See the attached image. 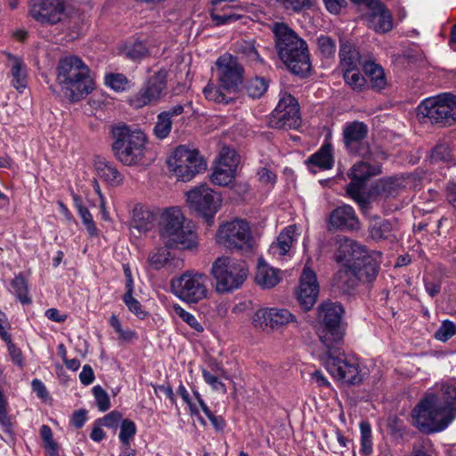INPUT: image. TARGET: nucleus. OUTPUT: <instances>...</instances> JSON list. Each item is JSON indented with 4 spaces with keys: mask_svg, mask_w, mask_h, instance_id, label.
I'll return each instance as SVG.
<instances>
[{
    "mask_svg": "<svg viewBox=\"0 0 456 456\" xmlns=\"http://www.w3.org/2000/svg\"><path fill=\"white\" fill-rule=\"evenodd\" d=\"M439 394L428 392L412 410L415 426L422 432L435 433L445 429L456 417V385H436Z\"/></svg>",
    "mask_w": 456,
    "mask_h": 456,
    "instance_id": "f257e3e1",
    "label": "nucleus"
},
{
    "mask_svg": "<svg viewBox=\"0 0 456 456\" xmlns=\"http://www.w3.org/2000/svg\"><path fill=\"white\" fill-rule=\"evenodd\" d=\"M56 82L63 95L72 102L84 99L94 89L89 67L76 55L65 56L59 60L56 67Z\"/></svg>",
    "mask_w": 456,
    "mask_h": 456,
    "instance_id": "f03ea898",
    "label": "nucleus"
},
{
    "mask_svg": "<svg viewBox=\"0 0 456 456\" xmlns=\"http://www.w3.org/2000/svg\"><path fill=\"white\" fill-rule=\"evenodd\" d=\"M272 31L280 59L293 74L306 77L311 71L306 42L284 23H274Z\"/></svg>",
    "mask_w": 456,
    "mask_h": 456,
    "instance_id": "7ed1b4c3",
    "label": "nucleus"
},
{
    "mask_svg": "<svg viewBox=\"0 0 456 456\" xmlns=\"http://www.w3.org/2000/svg\"><path fill=\"white\" fill-rule=\"evenodd\" d=\"M111 134L113 154L122 164L134 166L144 158L147 136L141 129L119 123L111 127Z\"/></svg>",
    "mask_w": 456,
    "mask_h": 456,
    "instance_id": "20e7f679",
    "label": "nucleus"
},
{
    "mask_svg": "<svg viewBox=\"0 0 456 456\" xmlns=\"http://www.w3.org/2000/svg\"><path fill=\"white\" fill-rule=\"evenodd\" d=\"M159 235L167 248L194 249L198 247L197 234L178 208L165 211L160 218Z\"/></svg>",
    "mask_w": 456,
    "mask_h": 456,
    "instance_id": "39448f33",
    "label": "nucleus"
},
{
    "mask_svg": "<svg viewBox=\"0 0 456 456\" xmlns=\"http://www.w3.org/2000/svg\"><path fill=\"white\" fill-rule=\"evenodd\" d=\"M417 117L423 124L452 126L456 122V96L443 94L423 100L417 107Z\"/></svg>",
    "mask_w": 456,
    "mask_h": 456,
    "instance_id": "423d86ee",
    "label": "nucleus"
},
{
    "mask_svg": "<svg viewBox=\"0 0 456 456\" xmlns=\"http://www.w3.org/2000/svg\"><path fill=\"white\" fill-rule=\"evenodd\" d=\"M322 328L319 338L326 349L336 350L343 344L345 328L342 323L344 307L338 302H325L319 308Z\"/></svg>",
    "mask_w": 456,
    "mask_h": 456,
    "instance_id": "0eeeda50",
    "label": "nucleus"
},
{
    "mask_svg": "<svg viewBox=\"0 0 456 456\" xmlns=\"http://www.w3.org/2000/svg\"><path fill=\"white\" fill-rule=\"evenodd\" d=\"M211 274L216 281V291L225 293L237 289L243 284L248 276V267L244 262L220 256L213 263Z\"/></svg>",
    "mask_w": 456,
    "mask_h": 456,
    "instance_id": "6e6552de",
    "label": "nucleus"
},
{
    "mask_svg": "<svg viewBox=\"0 0 456 456\" xmlns=\"http://www.w3.org/2000/svg\"><path fill=\"white\" fill-rule=\"evenodd\" d=\"M167 166L171 172L183 182L191 181L197 174L207 167L206 162L196 149H190L185 145L175 148L173 155L167 159Z\"/></svg>",
    "mask_w": 456,
    "mask_h": 456,
    "instance_id": "1a4fd4ad",
    "label": "nucleus"
},
{
    "mask_svg": "<svg viewBox=\"0 0 456 456\" xmlns=\"http://www.w3.org/2000/svg\"><path fill=\"white\" fill-rule=\"evenodd\" d=\"M368 126L362 121L346 123L342 130V141L346 151L359 158H376L382 156L381 151L373 150L367 141Z\"/></svg>",
    "mask_w": 456,
    "mask_h": 456,
    "instance_id": "9d476101",
    "label": "nucleus"
},
{
    "mask_svg": "<svg viewBox=\"0 0 456 456\" xmlns=\"http://www.w3.org/2000/svg\"><path fill=\"white\" fill-rule=\"evenodd\" d=\"M207 276L197 272L187 271L171 281L172 292L181 300L196 304L207 297Z\"/></svg>",
    "mask_w": 456,
    "mask_h": 456,
    "instance_id": "9b49d317",
    "label": "nucleus"
},
{
    "mask_svg": "<svg viewBox=\"0 0 456 456\" xmlns=\"http://www.w3.org/2000/svg\"><path fill=\"white\" fill-rule=\"evenodd\" d=\"M341 346L336 350L326 352L325 365L327 370L335 379L346 383L356 385L362 382L359 363L354 358L340 354Z\"/></svg>",
    "mask_w": 456,
    "mask_h": 456,
    "instance_id": "f8f14e48",
    "label": "nucleus"
},
{
    "mask_svg": "<svg viewBox=\"0 0 456 456\" xmlns=\"http://www.w3.org/2000/svg\"><path fill=\"white\" fill-rule=\"evenodd\" d=\"M189 208L204 217L208 224L213 222L217 212L221 198L208 184H200L186 193Z\"/></svg>",
    "mask_w": 456,
    "mask_h": 456,
    "instance_id": "ddd939ff",
    "label": "nucleus"
},
{
    "mask_svg": "<svg viewBox=\"0 0 456 456\" xmlns=\"http://www.w3.org/2000/svg\"><path fill=\"white\" fill-rule=\"evenodd\" d=\"M268 124L275 129H297L301 124L298 102L294 96L281 93L276 108L270 114Z\"/></svg>",
    "mask_w": 456,
    "mask_h": 456,
    "instance_id": "4468645a",
    "label": "nucleus"
},
{
    "mask_svg": "<svg viewBox=\"0 0 456 456\" xmlns=\"http://www.w3.org/2000/svg\"><path fill=\"white\" fill-rule=\"evenodd\" d=\"M218 242L227 248L249 250L252 248V235L248 222L233 220L221 226L217 232Z\"/></svg>",
    "mask_w": 456,
    "mask_h": 456,
    "instance_id": "2eb2a0df",
    "label": "nucleus"
},
{
    "mask_svg": "<svg viewBox=\"0 0 456 456\" xmlns=\"http://www.w3.org/2000/svg\"><path fill=\"white\" fill-rule=\"evenodd\" d=\"M217 81L224 90L238 93L244 80V68L231 54L220 56L216 62Z\"/></svg>",
    "mask_w": 456,
    "mask_h": 456,
    "instance_id": "dca6fc26",
    "label": "nucleus"
},
{
    "mask_svg": "<svg viewBox=\"0 0 456 456\" xmlns=\"http://www.w3.org/2000/svg\"><path fill=\"white\" fill-rule=\"evenodd\" d=\"M167 72L159 70L151 76L141 89L129 98L130 106L141 109L147 105H153L166 94Z\"/></svg>",
    "mask_w": 456,
    "mask_h": 456,
    "instance_id": "f3484780",
    "label": "nucleus"
},
{
    "mask_svg": "<svg viewBox=\"0 0 456 456\" xmlns=\"http://www.w3.org/2000/svg\"><path fill=\"white\" fill-rule=\"evenodd\" d=\"M363 12L362 19L377 32L387 33L393 28L391 12L379 0H352Z\"/></svg>",
    "mask_w": 456,
    "mask_h": 456,
    "instance_id": "a211bd4d",
    "label": "nucleus"
},
{
    "mask_svg": "<svg viewBox=\"0 0 456 456\" xmlns=\"http://www.w3.org/2000/svg\"><path fill=\"white\" fill-rule=\"evenodd\" d=\"M382 156L362 158V160L354 164L347 173L351 182L346 190H363L366 182L372 176L381 173V163L387 159V154L381 151Z\"/></svg>",
    "mask_w": 456,
    "mask_h": 456,
    "instance_id": "6ab92c4d",
    "label": "nucleus"
},
{
    "mask_svg": "<svg viewBox=\"0 0 456 456\" xmlns=\"http://www.w3.org/2000/svg\"><path fill=\"white\" fill-rule=\"evenodd\" d=\"M65 6L61 0H30V15L43 24H55L62 20Z\"/></svg>",
    "mask_w": 456,
    "mask_h": 456,
    "instance_id": "aec40b11",
    "label": "nucleus"
},
{
    "mask_svg": "<svg viewBox=\"0 0 456 456\" xmlns=\"http://www.w3.org/2000/svg\"><path fill=\"white\" fill-rule=\"evenodd\" d=\"M296 322L295 315L285 308H265L257 310L252 318V324L264 330L266 327L277 329Z\"/></svg>",
    "mask_w": 456,
    "mask_h": 456,
    "instance_id": "412c9836",
    "label": "nucleus"
},
{
    "mask_svg": "<svg viewBox=\"0 0 456 456\" xmlns=\"http://www.w3.org/2000/svg\"><path fill=\"white\" fill-rule=\"evenodd\" d=\"M319 294V284L314 272L307 267H304L299 287L297 290V297L300 306L305 311H309L316 302Z\"/></svg>",
    "mask_w": 456,
    "mask_h": 456,
    "instance_id": "4be33fe9",
    "label": "nucleus"
},
{
    "mask_svg": "<svg viewBox=\"0 0 456 456\" xmlns=\"http://www.w3.org/2000/svg\"><path fill=\"white\" fill-rule=\"evenodd\" d=\"M380 258V252L366 250L358 261L351 265L361 282L370 283L376 280L379 271Z\"/></svg>",
    "mask_w": 456,
    "mask_h": 456,
    "instance_id": "5701e85b",
    "label": "nucleus"
},
{
    "mask_svg": "<svg viewBox=\"0 0 456 456\" xmlns=\"http://www.w3.org/2000/svg\"><path fill=\"white\" fill-rule=\"evenodd\" d=\"M329 226L330 230L356 231L360 228V221L354 208L344 204L332 210Z\"/></svg>",
    "mask_w": 456,
    "mask_h": 456,
    "instance_id": "b1692460",
    "label": "nucleus"
},
{
    "mask_svg": "<svg viewBox=\"0 0 456 456\" xmlns=\"http://www.w3.org/2000/svg\"><path fill=\"white\" fill-rule=\"evenodd\" d=\"M338 248L334 254L337 263L342 267H350L366 252L367 248L354 240L341 237L338 240Z\"/></svg>",
    "mask_w": 456,
    "mask_h": 456,
    "instance_id": "393cba45",
    "label": "nucleus"
},
{
    "mask_svg": "<svg viewBox=\"0 0 456 456\" xmlns=\"http://www.w3.org/2000/svg\"><path fill=\"white\" fill-rule=\"evenodd\" d=\"M395 221L382 219L379 216L373 217L369 224L368 230L370 237L375 241L397 240Z\"/></svg>",
    "mask_w": 456,
    "mask_h": 456,
    "instance_id": "a878e982",
    "label": "nucleus"
},
{
    "mask_svg": "<svg viewBox=\"0 0 456 456\" xmlns=\"http://www.w3.org/2000/svg\"><path fill=\"white\" fill-rule=\"evenodd\" d=\"M338 55L342 71L356 69H359L360 66L362 68L363 62L368 61V60L363 59L359 51L349 43L341 44Z\"/></svg>",
    "mask_w": 456,
    "mask_h": 456,
    "instance_id": "bb28decb",
    "label": "nucleus"
},
{
    "mask_svg": "<svg viewBox=\"0 0 456 456\" xmlns=\"http://www.w3.org/2000/svg\"><path fill=\"white\" fill-rule=\"evenodd\" d=\"M403 188V180L398 177L379 179L372 185V192L383 198H395Z\"/></svg>",
    "mask_w": 456,
    "mask_h": 456,
    "instance_id": "cd10ccee",
    "label": "nucleus"
},
{
    "mask_svg": "<svg viewBox=\"0 0 456 456\" xmlns=\"http://www.w3.org/2000/svg\"><path fill=\"white\" fill-rule=\"evenodd\" d=\"M95 170L98 176L111 186L119 185L124 179L123 175L116 166L104 159H98L95 163Z\"/></svg>",
    "mask_w": 456,
    "mask_h": 456,
    "instance_id": "c85d7f7f",
    "label": "nucleus"
},
{
    "mask_svg": "<svg viewBox=\"0 0 456 456\" xmlns=\"http://www.w3.org/2000/svg\"><path fill=\"white\" fill-rule=\"evenodd\" d=\"M296 232V227L294 225H289L284 228L277 237L275 242H273L269 248V252L273 256H286L295 240L294 234Z\"/></svg>",
    "mask_w": 456,
    "mask_h": 456,
    "instance_id": "c756f323",
    "label": "nucleus"
},
{
    "mask_svg": "<svg viewBox=\"0 0 456 456\" xmlns=\"http://www.w3.org/2000/svg\"><path fill=\"white\" fill-rule=\"evenodd\" d=\"M255 280L256 282L264 289L273 288L281 280L279 270L269 266L264 259L260 258L258 260Z\"/></svg>",
    "mask_w": 456,
    "mask_h": 456,
    "instance_id": "7c9ffc66",
    "label": "nucleus"
},
{
    "mask_svg": "<svg viewBox=\"0 0 456 456\" xmlns=\"http://www.w3.org/2000/svg\"><path fill=\"white\" fill-rule=\"evenodd\" d=\"M359 279L350 267H341L333 278V284L344 294H350L358 285Z\"/></svg>",
    "mask_w": 456,
    "mask_h": 456,
    "instance_id": "2f4dec72",
    "label": "nucleus"
},
{
    "mask_svg": "<svg viewBox=\"0 0 456 456\" xmlns=\"http://www.w3.org/2000/svg\"><path fill=\"white\" fill-rule=\"evenodd\" d=\"M333 149L330 143L323 144L315 153L311 155L306 164L317 167L320 169H331L334 164Z\"/></svg>",
    "mask_w": 456,
    "mask_h": 456,
    "instance_id": "473e14b6",
    "label": "nucleus"
},
{
    "mask_svg": "<svg viewBox=\"0 0 456 456\" xmlns=\"http://www.w3.org/2000/svg\"><path fill=\"white\" fill-rule=\"evenodd\" d=\"M362 70L370 78L371 87L373 89L380 91L387 86V82L384 69L374 61L368 60V61H364L362 64Z\"/></svg>",
    "mask_w": 456,
    "mask_h": 456,
    "instance_id": "72a5a7b5",
    "label": "nucleus"
},
{
    "mask_svg": "<svg viewBox=\"0 0 456 456\" xmlns=\"http://www.w3.org/2000/svg\"><path fill=\"white\" fill-rule=\"evenodd\" d=\"M269 81L263 77H254L243 85L246 94L252 99H259L266 93Z\"/></svg>",
    "mask_w": 456,
    "mask_h": 456,
    "instance_id": "f704fd0d",
    "label": "nucleus"
},
{
    "mask_svg": "<svg viewBox=\"0 0 456 456\" xmlns=\"http://www.w3.org/2000/svg\"><path fill=\"white\" fill-rule=\"evenodd\" d=\"M153 216L148 210H143L142 208H135L133 210L132 226L138 230L140 232H145L151 229Z\"/></svg>",
    "mask_w": 456,
    "mask_h": 456,
    "instance_id": "c9c22d12",
    "label": "nucleus"
},
{
    "mask_svg": "<svg viewBox=\"0 0 456 456\" xmlns=\"http://www.w3.org/2000/svg\"><path fill=\"white\" fill-rule=\"evenodd\" d=\"M11 74L12 77V85L17 90H22L27 86L26 72L20 59L12 57Z\"/></svg>",
    "mask_w": 456,
    "mask_h": 456,
    "instance_id": "e433bc0d",
    "label": "nucleus"
},
{
    "mask_svg": "<svg viewBox=\"0 0 456 456\" xmlns=\"http://www.w3.org/2000/svg\"><path fill=\"white\" fill-rule=\"evenodd\" d=\"M235 173L236 170H233L230 167H221V165L216 164L210 179L211 182L216 185L227 186L233 181Z\"/></svg>",
    "mask_w": 456,
    "mask_h": 456,
    "instance_id": "4c0bfd02",
    "label": "nucleus"
},
{
    "mask_svg": "<svg viewBox=\"0 0 456 456\" xmlns=\"http://www.w3.org/2000/svg\"><path fill=\"white\" fill-rule=\"evenodd\" d=\"M11 287L22 305H30L32 299L28 297V286L25 278L19 274L11 281Z\"/></svg>",
    "mask_w": 456,
    "mask_h": 456,
    "instance_id": "58836bf2",
    "label": "nucleus"
},
{
    "mask_svg": "<svg viewBox=\"0 0 456 456\" xmlns=\"http://www.w3.org/2000/svg\"><path fill=\"white\" fill-rule=\"evenodd\" d=\"M123 53L132 61H140L148 55L149 50L142 41H134L126 44Z\"/></svg>",
    "mask_w": 456,
    "mask_h": 456,
    "instance_id": "ea45409f",
    "label": "nucleus"
},
{
    "mask_svg": "<svg viewBox=\"0 0 456 456\" xmlns=\"http://www.w3.org/2000/svg\"><path fill=\"white\" fill-rule=\"evenodd\" d=\"M361 432V449L360 452L364 456H369L372 453L373 444L371 436V426L368 421H362L360 423Z\"/></svg>",
    "mask_w": 456,
    "mask_h": 456,
    "instance_id": "a19ab883",
    "label": "nucleus"
},
{
    "mask_svg": "<svg viewBox=\"0 0 456 456\" xmlns=\"http://www.w3.org/2000/svg\"><path fill=\"white\" fill-rule=\"evenodd\" d=\"M342 72L346 84L349 86L354 91L361 92L366 87V79L364 76L360 73L359 69L353 70L348 69Z\"/></svg>",
    "mask_w": 456,
    "mask_h": 456,
    "instance_id": "79ce46f5",
    "label": "nucleus"
},
{
    "mask_svg": "<svg viewBox=\"0 0 456 456\" xmlns=\"http://www.w3.org/2000/svg\"><path fill=\"white\" fill-rule=\"evenodd\" d=\"M148 260L153 269L159 270L171 260L170 253L166 248H157L150 253Z\"/></svg>",
    "mask_w": 456,
    "mask_h": 456,
    "instance_id": "37998d69",
    "label": "nucleus"
},
{
    "mask_svg": "<svg viewBox=\"0 0 456 456\" xmlns=\"http://www.w3.org/2000/svg\"><path fill=\"white\" fill-rule=\"evenodd\" d=\"M239 159V155L233 149L224 146L220 151L216 164L236 170Z\"/></svg>",
    "mask_w": 456,
    "mask_h": 456,
    "instance_id": "c03bdc74",
    "label": "nucleus"
},
{
    "mask_svg": "<svg viewBox=\"0 0 456 456\" xmlns=\"http://www.w3.org/2000/svg\"><path fill=\"white\" fill-rule=\"evenodd\" d=\"M222 87L214 84H208L203 89L204 96L207 100L216 103L228 104L232 102V98L228 97L222 92Z\"/></svg>",
    "mask_w": 456,
    "mask_h": 456,
    "instance_id": "a18cd8bd",
    "label": "nucleus"
},
{
    "mask_svg": "<svg viewBox=\"0 0 456 456\" xmlns=\"http://www.w3.org/2000/svg\"><path fill=\"white\" fill-rule=\"evenodd\" d=\"M173 120L159 113L153 128L154 135L160 140L167 138L172 130Z\"/></svg>",
    "mask_w": 456,
    "mask_h": 456,
    "instance_id": "49530a36",
    "label": "nucleus"
},
{
    "mask_svg": "<svg viewBox=\"0 0 456 456\" xmlns=\"http://www.w3.org/2000/svg\"><path fill=\"white\" fill-rule=\"evenodd\" d=\"M40 436L44 442L46 453L49 456H58L57 444L53 438V432L50 427L43 425L40 428Z\"/></svg>",
    "mask_w": 456,
    "mask_h": 456,
    "instance_id": "de8ad7c7",
    "label": "nucleus"
},
{
    "mask_svg": "<svg viewBox=\"0 0 456 456\" xmlns=\"http://www.w3.org/2000/svg\"><path fill=\"white\" fill-rule=\"evenodd\" d=\"M135 434H136L135 423L129 419H123L120 423V432L118 435L120 443L122 444H130L131 440H133Z\"/></svg>",
    "mask_w": 456,
    "mask_h": 456,
    "instance_id": "09e8293b",
    "label": "nucleus"
},
{
    "mask_svg": "<svg viewBox=\"0 0 456 456\" xmlns=\"http://www.w3.org/2000/svg\"><path fill=\"white\" fill-rule=\"evenodd\" d=\"M0 425L4 432L9 436L13 435L12 423L7 414V401L4 396L3 392L0 390Z\"/></svg>",
    "mask_w": 456,
    "mask_h": 456,
    "instance_id": "8fccbe9b",
    "label": "nucleus"
},
{
    "mask_svg": "<svg viewBox=\"0 0 456 456\" xmlns=\"http://www.w3.org/2000/svg\"><path fill=\"white\" fill-rule=\"evenodd\" d=\"M432 162L449 161L451 159V149L447 142L436 144L429 155Z\"/></svg>",
    "mask_w": 456,
    "mask_h": 456,
    "instance_id": "3c124183",
    "label": "nucleus"
},
{
    "mask_svg": "<svg viewBox=\"0 0 456 456\" xmlns=\"http://www.w3.org/2000/svg\"><path fill=\"white\" fill-rule=\"evenodd\" d=\"M318 48L324 58H331L336 53V43L329 36H320L317 38Z\"/></svg>",
    "mask_w": 456,
    "mask_h": 456,
    "instance_id": "603ef678",
    "label": "nucleus"
},
{
    "mask_svg": "<svg viewBox=\"0 0 456 456\" xmlns=\"http://www.w3.org/2000/svg\"><path fill=\"white\" fill-rule=\"evenodd\" d=\"M105 84L117 92L125 91L128 86L127 78L120 73L105 76Z\"/></svg>",
    "mask_w": 456,
    "mask_h": 456,
    "instance_id": "864d4df0",
    "label": "nucleus"
},
{
    "mask_svg": "<svg viewBox=\"0 0 456 456\" xmlns=\"http://www.w3.org/2000/svg\"><path fill=\"white\" fill-rule=\"evenodd\" d=\"M79 216L82 219L84 225L86 228L87 232L91 237H96L99 235V231L93 220V216L86 207H79L77 211Z\"/></svg>",
    "mask_w": 456,
    "mask_h": 456,
    "instance_id": "5fc2aeb1",
    "label": "nucleus"
},
{
    "mask_svg": "<svg viewBox=\"0 0 456 456\" xmlns=\"http://www.w3.org/2000/svg\"><path fill=\"white\" fill-rule=\"evenodd\" d=\"M93 394L98 409L101 411H108L110 407V402L107 392L101 386H95L93 387Z\"/></svg>",
    "mask_w": 456,
    "mask_h": 456,
    "instance_id": "6e6d98bb",
    "label": "nucleus"
},
{
    "mask_svg": "<svg viewBox=\"0 0 456 456\" xmlns=\"http://www.w3.org/2000/svg\"><path fill=\"white\" fill-rule=\"evenodd\" d=\"M456 334V325L448 320L442 322V325L436 332V338L445 342Z\"/></svg>",
    "mask_w": 456,
    "mask_h": 456,
    "instance_id": "4d7b16f0",
    "label": "nucleus"
},
{
    "mask_svg": "<svg viewBox=\"0 0 456 456\" xmlns=\"http://www.w3.org/2000/svg\"><path fill=\"white\" fill-rule=\"evenodd\" d=\"M238 53L244 55L249 61H263L252 42H242L238 46Z\"/></svg>",
    "mask_w": 456,
    "mask_h": 456,
    "instance_id": "13d9d810",
    "label": "nucleus"
},
{
    "mask_svg": "<svg viewBox=\"0 0 456 456\" xmlns=\"http://www.w3.org/2000/svg\"><path fill=\"white\" fill-rule=\"evenodd\" d=\"M123 301L130 312L134 314L139 319H144L147 313L142 309L141 303L135 299L133 295H124Z\"/></svg>",
    "mask_w": 456,
    "mask_h": 456,
    "instance_id": "bf43d9fd",
    "label": "nucleus"
},
{
    "mask_svg": "<svg viewBox=\"0 0 456 456\" xmlns=\"http://www.w3.org/2000/svg\"><path fill=\"white\" fill-rule=\"evenodd\" d=\"M175 313L183 319V321H184L194 330L197 332H202L204 330L202 325L194 315L185 311L181 306H175Z\"/></svg>",
    "mask_w": 456,
    "mask_h": 456,
    "instance_id": "052dcab7",
    "label": "nucleus"
},
{
    "mask_svg": "<svg viewBox=\"0 0 456 456\" xmlns=\"http://www.w3.org/2000/svg\"><path fill=\"white\" fill-rule=\"evenodd\" d=\"M282 6L294 12H300L303 10L310 9L312 7L311 0H279Z\"/></svg>",
    "mask_w": 456,
    "mask_h": 456,
    "instance_id": "680f3d73",
    "label": "nucleus"
},
{
    "mask_svg": "<svg viewBox=\"0 0 456 456\" xmlns=\"http://www.w3.org/2000/svg\"><path fill=\"white\" fill-rule=\"evenodd\" d=\"M346 194L353 199L359 206L362 213H367L370 209V201L365 197L362 191V190H346Z\"/></svg>",
    "mask_w": 456,
    "mask_h": 456,
    "instance_id": "e2e57ef3",
    "label": "nucleus"
},
{
    "mask_svg": "<svg viewBox=\"0 0 456 456\" xmlns=\"http://www.w3.org/2000/svg\"><path fill=\"white\" fill-rule=\"evenodd\" d=\"M122 420V414L118 411H112L100 419L99 422L108 428L117 429Z\"/></svg>",
    "mask_w": 456,
    "mask_h": 456,
    "instance_id": "0e129e2a",
    "label": "nucleus"
},
{
    "mask_svg": "<svg viewBox=\"0 0 456 456\" xmlns=\"http://www.w3.org/2000/svg\"><path fill=\"white\" fill-rule=\"evenodd\" d=\"M202 376L205 382L211 386L214 390L226 393V387L222 381L219 380L218 376L212 374L205 369L202 370Z\"/></svg>",
    "mask_w": 456,
    "mask_h": 456,
    "instance_id": "69168bd1",
    "label": "nucleus"
},
{
    "mask_svg": "<svg viewBox=\"0 0 456 456\" xmlns=\"http://www.w3.org/2000/svg\"><path fill=\"white\" fill-rule=\"evenodd\" d=\"M3 340L7 344L8 353L12 361L18 366H22L23 357L21 350L12 343L11 335L8 336V339Z\"/></svg>",
    "mask_w": 456,
    "mask_h": 456,
    "instance_id": "338daca9",
    "label": "nucleus"
},
{
    "mask_svg": "<svg viewBox=\"0 0 456 456\" xmlns=\"http://www.w3.org/2000/svg\"><path fill=\"white\" fill-rule=\"evenodd\" d=\"M185 109L192 110L191 101H187L185 103H178L167 110L161 111L160 114L164 115L165 118H168L169 120H172L174 117L183 114Z\"/></svg>",
    "mask_w": 456,
    "mask_h": 456,
    "instance_id": "774afa93",
    "label": "nucleus"
}]
</instances>
